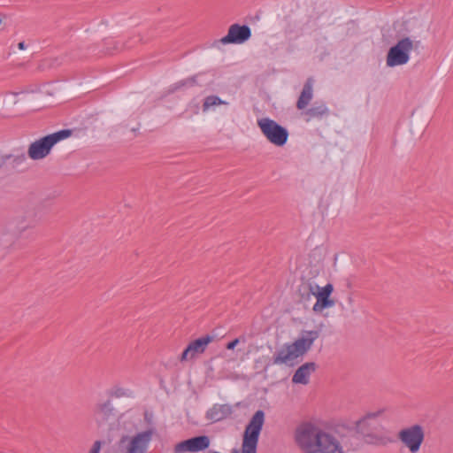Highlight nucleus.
I'll list each match as a JSON object with an SVG mask.
<instances>
[{
    "mask_svg": "<svg viewBox=\"0 0 453 453\" xmlns=\"http://www.w3.org/2000/svg\"><path fill=\"white\" fill-rule=\"evenodd\" d=\"M295 441L303 453H344L333 434L311 422H303L296 428Z\"/></svg>",
    "mask_w": 453,
    "mask_h": 453,
    "instance_id": "obj_1",
    "label": "nucleus"
},
{
    "mask_svg": "<svg viewBox=\"0 0 453 453\" xmlns=\"http://www.w3.org/2000/svg\"><path fill=\"white\" fill-rule=\"evenodd\" d=\"M305 335L296 339L292 343H287L278 349L272 358H267L265 371L273 365H293L291 361L303 356L312 346L314 341L319 338V332L317 330L305 331Z\"/></svg>",
    "mask_w": 453,
    "mask_h": 453,
    "instance_id": "obj_2",
    "label": "nucleus"
},
{
    "mask_svg": "<svg viewBox=\"0 0 453 453\" xmlns=\"http://www.w3.org/2000/svg\"><path fill=\"white\" fill-rule=\"evenodd\" d=\"M72 135V130L62 129L50 134H47L33 142L27 150V156L32 160L45 158L51 151L54 145Z\"/></svg>",
    "mask_w": 453,
    "mask_h": 453,
    "instance_id": "obj_3",
    "label": "nucleus"
},
{
    "mask_svg": "<svg viewBox=\"0 0 453 453\" xmlns=\"http://www.w3.org/2000/svg\"><path fill=\"white\" fill-rule=\"evenodd\" d=\"M264 411L257 410L247 424L242 443V453H257V443L265 423Z\"/></svg>",
    "mask_w": 453,
    "mask_h": 453,
    "instance_id": "obj_4",
    "label": "nucleus"
},
{
    "mask_svg": "<svg viewBox=\"0 0 453 453\" xmlns=\"http://www.w3.org/2000/svg\"><path fill=\"white\" fill-rule=\"evenodd\" d=\"M257 126L265 138L273 145L281 147L287 143L288 131L275 120L262 118L257 119Z\"/></svg>",
    "mask_w": 453,
    "mask_h": 453,
    "instance_id": "obj_5",
    "label": "nucleus"
},
{
    "mask_svg": "<svg viewBox=\"0 0 453 453\" xmlns=\"http://www.w3.org/2000/svg\"><path fill=\"white\" fill-rule=\"evenodd\" d=\"M397 438L411 453H418L425 441L424 427L415 424L403 428L398 432Z\"/></svg>",
    "mask_w": 453,
    "mask_h": 453,
    "instance_id": "obj_6",
    "label": "nucleus"
},
{
    "mask_svg": "<svg viewBox=\"0 0 453 453\" xmlns=\"http://www.w3.org/2000/svg\"><path fill=\"white\" fill-rule=\"evenodd\" d=\"M413 48L412 41L405 37L392 46L387 54V65L394 67L406 64L410 59V51Z\"/></svg>",
    "mask_w": 453,
    "mask_h": 453,
    "instance_id": "obj_7",
    "label": "nucleus"
},
{
    "mask_svg": "<svg viewBox=\"0 0 453 453\" xmlns=\"http://www.w3.org/2000/svg\"><path fill=\"white\" fill-rule=\"evenodd\" d=\"M307 288V296H309L310 295H313L317 298V302L313 306V311L315 312H320L324 309L334 306V301L330 298V296L334 291L332 284L328 283L325 287L320 288L317 284L309 283Z\"/></svg>",
    "mask_w": 453,
    "mask_h": 453,
    "instance_id": "obj_8",
    "label": "nucleus"
},
{
    "mask_svg": "<svg viewBox=\"0 0 453 453\" xmlns=\"http://www.w3.org/2000/svg\"><path fill=\"white\" fill-rule=\"evenodd\" d=\"M251 37V29L247 25L233 24L229 27L227 35L216 41L222 44H242Z\"/></svg>",
    "mask_w": 453,
    "mask_h": 453,
    "instance_id": "obj_9",
    "label": "nucleus"
},
{
    "mask_svg": "<svg viewBox=\"0 0 453 453\" xmlns=\"http://www.w3.org/2000/svg\"><path fill=\"white\" fill-rule=\"evenodd\" d=\"M209 445L210 438L207 435H198L177 443L174 447V452H198L206 449Z\"/></svg>",
    "mask_w": 453,
    "mask_h": 453,
    "instance_id": "obj_10",
    "label": "nucleus"
},
{
    "mask_svg": "<svg viewBox=\"0 0 453 453\" xmlns=\"http://www.w3.org/2000/svg\"><path fill=\"white\" fill-rule=\"evenodd\" d=\"M377 416V413H368L366 416L357 420L356 422V433L360 434L363 436L364 441L368 444L384 445L386 444V441L383 437L374 434L373 431H369L368 429H365V425L366 424V419L374 418Z\"/></svg>",
    "mask_w": 453,
    "mask_h": 453,
    "instance_id": "obj_11",
    "label": "nucleus"
},
{
    "mask_svg": "<svg viewBox=\"0 0 453 453\" xmlns=\"http://www.w3.org/2000/svg\"><path fill=\"white\" fill-rule=\"evenodd\" d=\"M318 368V365L315 362H307L297 368L292 377V382L294 384L307 385L310 381V376Z\"/></svg>",
    "mask_w": 453,
    "mask_h": 453,
    "instance_id": "obj_12",
    "label": "nucleus"
},
{
    "mask_svg": "<svg viewBox=\"0 0 453 453\" xmlns=\"http://www.w3.org/2000/svg\"><path fill=\"white\" fill-rule=\"evenodd\" d=\"M233 413V408L230 404H214L206 411V418L211 422L221 421Z\"/></svg>",
    "mask_w": 453,
    "mask_h": 453,
    "instance_id": "obj_13",
    "label": "nucleus"
},
{
    "mask_svg": "<svg viewBox=\"0 0 453 453\" xmlns=\"http://www.w3.org/2000/svg\"><path fill=\"white\" fill-rule=\"evenodd\" d=\"M307 122L312 119H322L329 116L330 111L324 102H316L311 108L303 112Z\"/></svg>",
    "mask_w": 453,
    "mask_h": 453,
    "instance_id": "obj_14",
    "label": "nucleus"
},
{
    "mask_svg": "<svg viewBox=\"0 0 453 453\" xmlns=\"http://www.w3.org/2000/svg\"><path fill=\"white\" fill-rule=\"evenodd\" d=\"M313 79L309 77L303 84L301 94L296 102V108L298 110H304L313 96Z\"/></svg>",
    "mask_w": 453,
    "mask_h": 453,
    "instance_id": "obj_15",
    "label": "nucleus"
},
{
    "mask_svg": "<svg viewBox=\"0 0 453 453\" xmlns=\"http://www.w3.org/2000/svg\"><path fill=\"white\" fill-rule=\"evenodd\" d=\"M323 254L318 248L313 249L309 254V265L311 266V274L312 277H316L319 274L323 269Z\"/></svg>",
    "mask_w": 453,
    "mask_h": 453,
    "instance_id": "obj_16",
    "label": "nucleus"
},
{
    "mask_svg": "<svg viewBox=\"0 0 453 453\" xmlns=\"http://www.w3.org/2000/svg\"><path fill=\"white\" fill-rule=\"evenodd\" d=\"M213 341V336L210 334H206L204 336H202L198 339H196L192 341L188 344V349L192 351V355H190V357H196V355L203 354L208 344L211 343Z\"/></svg>",
    "mask_w": 453,
    "mask_h": 453,
    "instance_id": "obj_17",
    "label": "nucleus"
},
{
    "mask_svg": "<svg viewBox=\"0 0 453 453\" xmlns=\"http://www.w3.org/2000/svg\"><path fill=\"white\" fill-rule=\"evenodd\" d=\"M8 161L12 168L17 169L27 161L26 153L22 150L14 149L12 153L4 154V165Z\"/></svg>",
    "mask_w": 453,
    "mask_h": 453,
    "instance_id": "obj_18",
    "label": "nucleus"
},
{
    "mask_svg": "<svg viewBox=\"0 0 453 453\" xmlns=\"http://www.w3.org/2000/svg\"><path fill=\"white\" fill-rule=\"evenodd\" d=\"M203 73H196V74L192 75L187 79H184V80H181V81H179L173 83V85H171L169 87L168 92L173 94V93H175L176 91L183 89L185 88H191V87L200 85L198 83V77L200 75H202Z\"/></svg>",
    "mask_w": 453,
    "mask_h": 453,
    "instance_id": "obj_19",
    "label": "nucleus"
},
{
    "mask_svg": "<svg viewBox=\"0 0 453 453\" xmlns=\"http://www.w3.org/2000/svg\"><path fill=\"white\" fill-rule=\"evenodd\" d=\"M96 414L100 417L103 421H108L115 416V410L111 400H107L103 403H98L96 407Z\"/></svg>",
    "mask_w": 453,
    "mask_h": 453,
    "instance_id": "obj_20",
    "label": "nucleus"
},
{
    "mask_svg": "<svg viewBox=\"0 0 453 453\" xmlns=\"http://www.w3.org/2000/svg\"><path fill=\"white\" fill-rule=\"evenodd\" d=\"M105 52L108 54H113L115 52L122 51L126 49L133 48V45L122 44L121 42L116 41L111 38L104 40Z\"/></svg>",
    "mask_w": 453,
    "mask_h": 453,
    "instance_id": "obj_21",
    "label": "nucleus"
},
{
    "mask_svg": "<svg viewBox=\"0 0 453 453\" xmlns=\"http://www.w3.org/2000/svg\"><path fill=\"white\" fill-rule=\"evenodd\" d=\"M222 104H225V102L222 101L219 96H208L204 98L203 104V111H205L211 106L220 105Z\"/></svg>",
    "mask_w": 453,
    "mask_h": 453,
    "instance_id": "obj_22",
    "label": "nucleus"
},
{
    "mask_svg": "<svg viewBox=\"0 0 453 453\" xmlns=\"http://www.w3.org/2000/svg\"><path fill=\"white\" fill-rule=\"evenodd\" d=\"M190 355H192V351L190 349H188V345L186 347V349L183 350V352L181 353L179 360L180 362H185V361H188V360L194 359L195 357H190Z\"/></svg>",
    "mask_w": 453,
    "mask_h": 453,
    "instance_id": "obj_23",
    "label": "nucleus"
},
{
    "mask_svg": "<svg viewBox=\"0 0 453 453\" xmlns=\"http://www.w3.org/2000/svg\"><path fill=\"white\" fill-rule=\"evenodd\" d=\"M142 42V38L139 35L132 36L127 41L122 42V44L133 45V47L138 42Z\"/></svg>",
    "mask_w": 453,
    "mask_h": 453,
    "instance_id": "obj_24",
    "label": "nucleus"
},
{
    "mask_svg": "<svg viewBox=\"0 0 453 453\" xmlns=\"http://www.w3.org/2000/svg\"><path fill=\"white\" fill-rule=\"evenodd\" d=\"M100 449H101V441H96L94 442V444L88 453H99Z\"/></svg>",
    "mask_w": 453,
    "mask_h": 453,
    "instance_id": "obj_25",
    "label": "nucleus"
},
{
    "mask_svg": "<svg viewBox=\"0 0 453 453\" xmlns=\"http://www.w3.org/2000/svg\"><path fill=\"white\" fill-rule=\"evenodd\" d=\"M111 395L116 396V397H122V396L126 395L125 389H124V388H116V389L111 393Z\"/></svg>",
    "mask_w": 453,
    "mask_h": 453,
    "instance_id": "obj_26",
    "label": "nucleus"
},
{
    "mask_svg": "<svg viewBox=\"0 0 453 453\" xmlns=\"http://www.w3.org/2000/svg\"><path fill=\"white\" fill-rule=\"evenodd\" d=\"M240 342V340L239 338H235L234 339L233 341L229 342L227 344H226V349H229V350H232L234 349L236 345Z\"/></svg>",
    "mask_w": 453,
    "mask_h": 453,
    "instance_id": "obj_27",
    "label": "nucleus"
},
{
    "mask_svg": "<svg viewBox=\"0 0 453 453\" xmlns=\"http://www.w3.org/2000/svg\"><path fill=\"white\" fill-rule=\"evenodd\" d=\"M4 166V154L0 151V169Z\"/></svg>",
    "mask_w": 453,
    "mask_h": 453,
    "instance_id": "obj_28",
    "label": "nucleus"
},
{
    "mask_svg": "<svg viewBox=\"0 0 453 453\" xmlns=\"http://www.w3.org/2000/svg\"><path fill=\"white\" fill-rule=\"evenodd\" d=\"M18 48L19 50H25L26 49V44H25V42H20L18 43Z\"/></svg>",
    "mask_w": 453,
    "mask_h": 453,
    "instance_id": "obj_29",
    "label": "nucleus"
},
{
    "mask_svg": "<svg viewBox=\"0 0 453 453\" xmlns=\"http://www.w3.org/2000/svg\"><path fill=\"white\" fill-rule=\"evenodd\" d=\"M369 419H366V424L365 425V429H368L369 431H372V428L370 426L368 423Z\"/></svg>",
    "mask_w": 453,
    "mask_h": 453,
    "instance_id": "obj_30",
    "label": "nucleus"
},
{
    "mask_svg": "<svg viewBox=\"0 0 453 453\" xmlns=\"http://www.w3.org/2000/svg\"><path fill=\"white\" fill-rule=\"evenodd\" d=\"M231 453H239V450L236 449H232Z\"/></svg>",
    "mask_w": 453,
    "mask_h": 453,
    "instance_id": "obj_31",
    "label": "nucleus"
},
{
    "mask_svg": "<svg viewBox=\"0 0 453 453\" xmlns=\"http://www.w3.org/2000/svg\"><path fill=\"white\" fill-rule=\"evenodd\" d=\"M127 439V436H124L122 439H121V442H124Z\"/></svg>",
    "mask_w": 453,
    "mask_h": 453,
    "instance_id": "obj_32",
    "label": "nucleus"
},
{
    "mask_svg": "<svg viewBox=\"0 0 453 453\" xmlns=\"http://www.w3.org/2000/svg\"><path fill=\"white\" fill-rule=\"evenodd\" d=\"M210 453H219L218 451H210Z\"/></svg>",
    "mask_w": 453,
    "mask_h": 453,
    "instance_id": "obj_33",
    "label": "nucleus"
},
{
    "mask_svg": "<svg viewBox=\"0 0 453 453\" xmlns=\"http://www.w3.org/2000/svg\"><path fill=\"white\" fill-rule=\"evenodd\" d=\"M2 24V19L0 18V25Z\"/></svg>",
    "mask_w": 453,
    "mask_h": 453,
    "instance_id": "obj_34",
    "label": "nucleus"
}]
</instances>
